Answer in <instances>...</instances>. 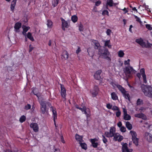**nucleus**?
Returning a JSON list of instances; mask_svg holds the SVG:
<instances>
[{
	"instance_id": "obj_1",
	"label": "nucleus",
	"mask_w": 152,
	"mask_h": 152,
	"mask_svg": "<svg viewBox=\"0 0 152 152\" xmlns=\"http://www.w3.org/2000/svg\"><path fill=\"white\" fill-rule=\"evenodd\" d=\"M37 89L35 88L33 90L34 94L36 95L38 98L39 101L41 105V113L46 115L48 114V110H47L46 107V102L43 99H42L40 94L39 93L37 92Z\"/></svg>"
},
{
	"instance_id": "obj_2",
	"label": "nucleus",
	"mask_w": 152,
	"mask_h": 152,
	"mask_svg": "<svg viewBox=\"0 0 152 152\" xmlns=\"http://www.w3.org/2000/svg\"><path fill=\"white\" fill-rule=\"evenodd\" d=\"M142 91L145 95L152 98V87L150 86L142 85L141 86Z\"/></svg>"
},
{
	"instance_id": "obj_3",
	"label": "nucleus",
	"mask_w": 152,
	"mask_h": 152,
	"mask_svg": "<svg viewBox=\"0 0 152 152\" xmlns=\"http://www.w3.org/2000/svg\"><path fill=\"white\" fill-rule=\"evenodd\" d=\"M99 50V54H100V56H102L104 58L108 61H111V55L107 50H105L103 52L102 49H100Z\"/></svg>"
},
{
	"instance_id": "obj_4",
	"label": "nucleus",
	"mask_w": 152,
	"mask_h": 152,
	"mask_svg": "<svg viewBox=\"0 0 152 152\" xmlns=\"http://www.w3.org/2000/svg\"><path fill=\"white\" fill-rule=\"evenodd\" d=\"M124 72L126 77H129L130 76V75L134 72V70L133 68L130 66H126L124 68Z\"/></svg>"
},
{
	"instance_id": "obj_5",
	"label": "nucleus",
	"mask_w": 152,
	"mask_h": 152,
	"mask_svg": "<svg viewBox=\"0 0 152 152\" xmlns=\"http://www.w3.org/2000/svg\"><path fill=\"white\" fill-rule=\"evenodd\" d=\"M136 42L139 44L141 45L142 47L149 48L151 47V44L148 42H145L143 41V39L140 38L137 39L136 40Z\"/></svg>"
},
{
	"instance_id": "obj_6",
	"label": "nucleus",
	"mask_w": 152,
	"mask_h": 152,
	"mask_svg": "<svg viewBox=\"0 0 152 152\" xmlns=\"http://www.w3.org/2000/svg\"><path fill=\"white\" fill-rule=\"evenodd\" d=\"M116 132V129L114 126H112L110 128L109 132H106L104 133V135L107 137H112L114 135L115 132Z\"/></svg>"
},
{
	"instance_id": "obj_7",
	"label": "nucleus",
	"mask_w": 152,
	"mask_h": 152,
	"mask_svg": "<svg viewBox=\"0 0 152 152\" xmlns=\"http://www.w3.org/2000/svg\"><path fill=\"white\" fill-rule=\"evenodd\" d=\"M76 107L78 109L81 110L82 112L86 115V117L87 118L90 117V109L88 108H86L85 107H83L81 108L76 105Z\"/></svg>"
},
{
	"instance_id": "obj_8",
	"label": "nucleus",
	"mask_w": 152,
	"mask_h": 152,
	"mask_svg": "<svg viewBox=\"0 0 152 152\" xmlns=\"http://www.w3.org/2000/svg\"><path fill=\"white\" fill-rule=\"evenodd\" d=\"M30 127L32 128L35 132H37L39 130L38 125L36 123L32 122L30 125Z\"/></svg>"
},
{
	"instance_id": "obj_9",
	"label": "nucleus",
	"mask_w": 152,
	"mask_h": 152,
	"mask_svg": "<svg viewBox=\"0 0 152 152\" xmlns=\"http://www.w3.org/2000/svg\"><path fill=\"white\" fill-rule=\"evenodd\" d=\"M62 27L63 30H65V28H68L69 26V20L66 21L64 19L62 18Z\"/></svg>"
},
{
	"instance_id": "obj_10",
	"label": "nucleus",
	"mask_w": 152,
	"mask_h": 152,
	"mask_svg": "<svg viewBox=\"0 0 152 152\" xmlns=\"http://www.w3.org/2000/svg\"><path fill=\"white\" fill-rule=\"evenodd\" d=\"M50 110L53 113V118L55 126L56 127V120L57 119V113L55 108L51 107L50 108Z\"/></svg>"
},
{
	"instance_id": "obj_11",
	"label": "nucleus",
	"mask_w": 152,
	"mask_h": 152,
	"mask_svg": "<svg viewBox=\"0 0 152 152\" xmlns=\"http://www.w3.org/2000/svg\"><path fill=\"white\" fill-rule=\"evenodd\" d=\"M123 112L124 113V119L125 120H129L131 118V116L128 114L127 113V111L125 108H122Z\"/></svg>"
},
{
	"instance_id": "obj_12",
	"label": "nucleus",
	"mask_w": 152,
	"mask_h": 152,
	"mask_svg": "<svg viewBox=\"0 0 152 152\" xmlns=\"http://www.w3.org/2000/svg\"><path fill=\"white\" fill-rule=\"evenodd\" d=\"M114 137L113 140L115 141L118 140V141H121L123 139V137L122 136L120 135V134L118 133L115 132L114 135L113 136Z\"/></svg>"
},
{
	"instance_id": "obj_13",
	"label": "nucleus",
	"mask_w": 152,
	"mask_h": 152,
	"mask_svg": "<svg viewBox=\"0 0 152 152\" xmlns=\"http://www.w3.org/2000/svg\"><path fill=\"white\" fill-rule=\"evenodd\" d=\"M140 74L142 76L143 78V82L145 83H147V81L146 80V77L145 73V70L144 68H142L140 69Z\"/></svg>"
},
{
	"instance_id": "obj_14",
	"label": "nucleus",
	"mask_w": 152,
	"mask_h": 152,
	"mask_svg": "<svg viewBox=\"0 0 152 152\" xmlns=\"http://www.w3.org/2000/svg\"><path fill=\"white\" fill-rule=\"evenodd\" d=\"M145 138L149 143L152 142V134L150 133L146 132L145 134Z\"/></svg>"
},
{
	"instance_id": "obj_15",
	"label": "nucleus",
	"mask_w": 152,
	"mask_h": 152,
	"mask_svg": "<svg viewBox=\"0 0 152 152\" xmlns=\"http://www.w3.org/2000/svg\"><path fill=\"white\" fill-rule=\"evenodd\" d=\"M122 152H134L132 149H129L127 147V144L126 143L124 144L122 147Z\"/></svg>"
},
{
	"instance_id": "obj_16",
	"label": "nucleus",
	"mask_w": 152,
	"mask_h": 152,
	"mask_svg": "<svg viewBox=\"0 0 152 152\" xmlns=\"http://www.w3.org/2000/svg\"><path fill=\"white\" fill-rule=\"evenodd\" d=\"M99 91V88L98 86H95L94 87L93 89L91 91V93L92 94L93 96H95L98 94Z\"/></svg>"
},
{
	"instance_id": "obj_17",
	"label": "nucleus",
	"mask_w": 152,
	"mask_h": 152,
	"mask_svg": "<svg viewBox=\"0 0 152 152\" xmlns=\"http://www.w3.org/2000/svg\"><path fill=\"white\" fill-rule=\"evenodd\" d=\"M21 23L19 22H17L15 24L14 26V28L16 32H19V29L21 28Z\"/></svg>"
},
{
	"instance_id": "obj_18",
	"label": "nucleus",
	"mask_w": 152,
	"mask_h": 152,
	"mask_svg": "<svg viewBox=\"0 0 152 152\" xmlns=\"http://www.w3.org/2000/svg\"><path fill=\"white\" fill-rule=\"evenodd\" d=\"M61 87V94L62 96L64 98L65 97L66 94V89L63 86L60 84Z\"/></svg>"
},
{
	"instance_id": "obj_19",
	"label": "nucleus",
	"mask_w": 152,
	"mask_h": 152,
	"mask_svg": "<svg viewBox=\"0 0 152 152\" xmlns=\"http://www.w3.org/2000/svg\"><path fill=\"white\" fill-rule=\"evenodd\" d=\"M97 141V139L96 138L91 139V142L92 145L94 148H96L98 145V143L96 142Z\"/></svg>"
},
{
	"instance_id": "obj_20",
	"label": "nucleus",
	"mask_w": 152,
	"mask_h": 152,
	"mask_svg": "<svg viewBox=\"0 0 152 152\" xmlns=\"http://www.w3.org/2000/svg\"><path fill=\"white\" fill-rule=\"evenodd\" d=\"M69 57V54L68 52L66 50L64 51L61 56V58L62 59L66 60Z\"/></svg>"
},
{
	"instance_id": "obj_21",
	"label": "nucleus",
	"mask_w": 152,
	"mask_h": 152,
	"mask_svg": "<svg viewBox=\"0 0 152 152\" xmlns=\"http://www.w3.org/2000/svg\"><path fill=\"white\" fill-rule=\"evenodd\" d=\"M134 116L136 117L141 118L144 120L146 119V117L145 115L142 113L135 114L134 115Z\"/></svg>"
},
{
	"instance_id": "obj_22",
	"label": "nucleus",
	"mask_w": 152,
	"mask_h": 152,
	"mask_svg": "<svg viewBox=\"0 0 152 152\" xmlns=\"http://www.w3.org/2000/svg\"><path fill=\"white\" fill-rule=\"evenodd\" d=\"M102 71L101 70H99L97 71L94 75V77L96 80H99L100 78V74Z\"/></svg>"
},
{
	"instance_id": "obj_23",
	"label": "nucleus",
	"mask_w": 152,
	"mask_h": 152,
	"mask_svg": "<svg viewBox=\"0 0 152 152\" xmlns=\"http://www.w3.org/2000/svg\"><path fill=\"white\" fill-rule=\"evenodd\" d=\"M22 28H23V31L22 34L24 35H26V32L30 29V27L28 26H23Z\"/></svg>"
},
{
	"instance_id": "obj_24",
	"label": "nucleus",
	"mask_w": 152,
	"mask_h": 152,
	"mask_svg": "<svg viewBox=\"0 0 152 152\" xmlns=\"http://www.w3.org/2000/svg\"><path fill=\"white\" fill-rule=\"evenodd\" d=\"M113 4L115 5L116 4H114L112 0H107V1L106 8L107 9H108L107 6H109L110 7H112L113 6Z\"/></svg>"
},
{
	"instance_id": "obj_25",
	"label": "nucleus",
	"mask_w": 152,
	"mask_h": 152,
	"mask_svg": "<svg viewBox=\"0 0 152 152\" xmlns=\"http://www.w3.org/2000/svg\"><path fill=\"white\" fill-rule=\"evenodd\" d=\"M75 138L77 141L79 142V143L83 141V137L78 134H76Z\"/></svg>"
},
{
	"instance_id": "obj_26",
	"label": "nucleus",
	"mask_w": 152,
	"mask_h": 152,
	"mask_svg": "<svg viewBox=\"0 0 152 152\" xmlns=\"http://www.w3.org/2000/svg\"><path fill=\"white\" fill-rule=\"evenodd\" d=\"M47 25L48 28H51L53 26V22L50 20H48L47 21Z\"/></svg>"
},
{
	"instance_id": "obj_27",
	"label": "nucleus",
	"mask_w": 152,
	"mask_h": 152,
	"mask_svg": "<svg viewBox=\"0 0 152 152\" xmlns=\"http://www.w3.org/2000/svg\"><path fill=\"white\" fill-rule=\"evenodd\" d=\"M117 87L122 93H124V91H126L125 89L121 86L119 85H116Z\"/></svg>"
},
{
	"instance_id": "obj_28",
	"label": "nucleus",
	"mask_w": 152,
	"mask_h": 152,
	"mask_svg": "<svg viewBox=\"0 0 152 152\" xmlns=\"http://www.w3.org/2000/svg\"><path fill=\"white\" fill-rule=\"evenodd\" d=\"M111 96L112 99L114 100H115L118 99V97L115 92L111 93Z\"/></svg>"
},
{
	"instance_id": "obj_29",
	"label": "nucleus",
	"mask_w": 152,
	"mask_h": 152,
	"mask_svg": "<svg viewBox=\"0 0 152 152\" xmlns=\"http://www.w3.org/2000/svg\"><path fill=\"white\" fill-rule=\"evenodd\" d=\"M126 128L129 130H131L132 128V125L129 121L126 122Z\"/></svg>"
},
{
	"instance_id": "obj_30",
	"label": "nucleus",
	"mask_w": 152,
	"mask_h": 152,
	"mask_svg": "<svg viewBox=\"0 0 152 152\" xmlns=\"http://www.w3.org/2000/svg\"><path fill=\"white\" fill-rule=\"evenodd\" d=\"M132 139L133 143L136 146H138V138L135 137L132 138Z\"/></svg>"
},
{
	"instance_id": "obj_31",
	"label": "nucleus",
	"mask_w": 152,
	"mask_h": 152,
	"mask_svg": "<svg viewBox=\"0 0 152 152\" xmlns=\"http://www.w3.org/2000/svg\"><path fill=\"white\" fill-rule=\"evenodd\" d=\"M94 44H95L96 47V48L95 47V48L96 49H98L99 48V50L100 49H102V48L101 47H100L99 48V47H100V45L98 41H97L96 40H94Z\"/></svg>"
},
{
	"instance_id": "obj_32",
	"label": "nucleus",
	"mask_w": 152,
	"mask_h": 152,
	"mask_svg": "<svg viewBox=\"0 0 152 152\" xmlns=\"http://www.w3.org/2000/svg\"><path fill=\"white\" fill-rule=\"evenodd\" d=\"M129 133L132 136V138L137 137V134L135 132L133 131H130Z\"/></svg>"
},
{
	"instance_id": "obj_33",
	"label": "nucleus",
	"mask_w": 152,
	"mask_h": 152,
	"mask_svg": "<svg viewBox=\"0 0 152 152\" xmlns=\"http://www.w3.org/2000/svg\"><path fill=\"white\" fill-rule=\"evenodd\" d=\"M87 52L89 55L90 56H93L94 55V52L92 50L91 48H89L87 49Z\"/></svg>"
},
{
	"instance_id": "obj_34",
	"label": "nucleus",
	"mask_w": 152,
	"mask_h": 152,
	"mask_svg": "<svg viewBox=\"0 0 152 152\" xmlns=\"http://www.w3.org/2000/svg\"><path fill=\"white\" fill-rule=\"evenodd\" d=\"M122 94L123 96L125 99H128L129 100V94L126 91H125L124 93H122Z\"/></svg>"
},
{
	"instance_id": "obj_35",
	"label": "nucleus",
	"mask_w": 152,
	"mask_h": 152,
	"mask_svg": "<svg viewBox=\"0 0 152 152\" xmlns=\"http://www.w3.org/2000/svg\"><path fill=\"white\" fill-rule=\"evenodd\" d=\"M78 18L75 15H74L71 17V20L74 23H76L77 20Z\"/></svg>"
},
{
	"instance_id": "obj_36",
	"label": "nucleus",
	"mask_w": 152,
	"mask_h": 152,
	"mask_svg": "<svg viewBox=\"0 0 152 152\" xmlns=\"http://www.w3.org/2000/svg\"><path fill=\"white\" fill-rule=\"evenodd\" d=\"M80 145L81 147L82 148L85 150L87 149V145L85 143H82V142L80 143Z\"/></svg>"
},
{
	"instance_id": "obj_37",
	"label": "nucleus",
	"mask_w": 152,
	"mask_h": 152,
	"mask_svg": "<svg viewBox=\"0 0 152 152\" xmlns=\"http://www.w3.org/2000/svg\"><path fill=\"white\" fill-rule=\"evenodd\" d=\"M27 37L29 39L31 40L32 41H34V39L33 37L32 36V35L31 33L28 32L27 35Z\"/></svg>"
},
{
	"instance_id": "obj_38",
	"label": "nucleus",
	"mask_w": 152,
	"mask_h": 152,
	"mask_svg": "<svg viewBox=\"0 0 152 152\" xmlns=\"http://www.w3.org/2000/svg\"><path fill=\"white\" fill-rule=\"evenodd\" d=\"M118 56L120 57H122L124 55V53L123 51L120 50L118 52Z\"/></svg>"
},
{
	"instance_id": "obj_39",
	"label": "nucleus",
	"mask_w": 152,
	"mask_h": 152,
	"mask_svg": "<svg viewBox=\"0 0 152 152\" xmlns=\"http://www.w3.org/2000/svg\"><path fill=\"white\" fill-rule=\"evenodd\" d=\"M26 120V117L25 116L23 115L21 116L19 119L20 121L22 123L25 121Z\"/></svg>"
},
{
	"instance_id": "obj_40",
	"label": "nucleus",
	"mask_w": 152,
	"mask_h": 152,
	"mask_svg": "<svg viewBox=\"0 0 152 152\" xmlns=\"http://www.w3.org/2000/svg\"><path fill=\"white\" fill-rule=\"evenodd\" d=\"M16 3L12 2L11 5V10L12 11H13L15 6Z\"/></svg>"
},
{
	"instance_id": "obj_41",
	"label": "nucleus",
	"mask_w": 152,
	"mask_h": 152,
	"mask_svg": "<svg viewBox=\"0 0 152 152\" xmlns=\"http://www.w3.org/2000/svg\"><path fill=\"white\" fill-rule=\"evenodd\" d=\"M110 41L109 40H107L105 41V46H107L108 48H111L112 46L110 44Z\"/></svg>"
},
{
	"instance_id": "obj_42",
	"label": "nucleus",
	"mask_w": 152,
	"mask_h": 152,
	"mask_svg": "<svg viewBox=\"0 0 152 152\" xmlns=\"http://www.w3.org/2000/svg\"><path fill=\"white\" fill-rule=\"evenodd\" d=\"M58 0H53L52 1V5L54 7L56 6L58 4Z\"/></svg>"
},
{
	"instance_id": "obj_43",
	"label": "nucleus",
	"mask_w": 152,
	"mask_h": 152,
	"mask_svg": "<svg viewBox=\"0 0 152 152\" xmlns=\"http://www.w3.org/2000/svg\"><path fill=\"white\" fill-rule=\"evenodd\" d=\"M146 28L149 30H152V25H151L149 24H147L145 25Z\"/></svg>"
},
{
	"instance_id": "obj_44",
	"label": "nucleus",
	"mask_w": 152,
	"mask_h": 152,
	"mask_svg": "<svg viewBox=\"0 0 152 152\" xmlns=\"http://www.w3.org/2000/svg\"><path fill=\"white\" fill-rule=\"evenodd\" d=\"M84 29L83 26L81 23H80L79 26V30L80 31H82Z\"/></svg>"
},
{
	"instance_id": "obj_45",
	"label": "nucleus",
	"mask_w": 152,
	"mask_h": 152,
	"mask_svg": "<svg viewBox=\"0 0 152 152\" xmlns=\"http://www.w3.org/2000/svg\"><path fill=\"white\" fill-rule=\"evenodd\" d=\"M120 131L122 132H126V129L125 127L124 126H122L120 128Z\"/></svg>"
},
{
	"instance_id": "obj_46",
	"label": "nucleus",
	"mask_w": 152,
	"mask_h": 152,
	"mask_svg": "<svg viewBox=\"0 0 152 152\" xmlns=\"http://www.w3.org/2000/svg\"><path fill=\"white\" fill-rule=\"evenodd\" d=\"M115 115L116 116L118 117H119L121 115V112L120 110H117V111L116 112Z\"/></svg>"
},
{
	"instance_id": "obj_47",
	"label": "nucleus",
	"mask_w": 152,
	"mask_h": 152,
	"mask_svg": "<svg viewBox=\"0 0 152 152\" xmlns=\"http://www.w3.org/2000/svg\"><path fill=\"white\" fill-rule=\"evenodd\" d=\"M112 110H113V111H115V110L117 111V110H119V108L118 107H117L116 106H113L112 107Z\"/></svg>"
},
{
	"instance_id": "obj_48",
	"label": "nucleus",
	"mask_w": 152,
	"mask_h": 152,
	"mask_svg": "<svg viewBox=\"0 0 152 152\" xmlns=\"http://www.w3.org/2000/svg\"><path fill=\"white\" fill-rule=\"evenodd\" d=\"M102 14L103 15H106L108 16H109V12L107 10H103L102 12Z\"/></svg>"
},
{
	"instance_id": "obj_49",
	"label": "nucleus",
	"mask_w": 152,
	"mask_h": 152,
	"mask_svg": "<svg viewBox=\"0 0 152 152\" xmlns=\"http://www.w3.org/2000/svg\"><path fill=\"white\" fill-rule=\"evenodd\" d=\"M102 140L103 142L104 143H106L107 142V139L105 138L104 135H102Z\"/></svg>"
},
{
	"instance_id": "obj_50",
	"label": "nucleus",
	"mask_w": 152,
	"mask_h": 152,
	"mask_svg": "<svg viewBox=\"0 0 152 152\" xmlns=\"http://www.w3.org/2000/svg\"><path fill=\"white\" fill-rule=\"evenodd\" d=\"M142 103V100L140 99L137 100V104L138 105H140Z\"/></svg>"
},
{
	"instance_id": "obj_51",
	"label": "nucleus",
	"mask_w": 152,
	"mask_h": 152,
	"mask_svg": "<svg viewBox=\"0 0 152 152\" xmlns=\"http://www.w3.org/2000/svg\"><path fill=\"white\" fill-rule=\"evenodd\" d=\"M134 17L136 19V20L137 21L139 22L140 23H141L142 22L140 18H138L137 16L135 15H134Z\"/></svg>"
},
{
	"instance_id": "obj_52",
	"label": "nucleus",
	"mask_w": 152,
	"mask_h": 152,
	"mask_svg": "<svg viewBox=\"0 0 152 152\" xmlns=\"http://www.w3.org/2000/svg\"><path fill=\"white\" fill-rule=\"evenodd\" d=\"M31 108V106L29 104H28L27 105L25 106V109L26 110H28L30 109Z\"/></svg>"
},
{
	"instance_id": "obj_53",
	"label": "nucleus",
	"mask_w": 152,
	"mask_h": 152,
	"mask_svg": "<svg viewBox=\"0 0 152 152\" xmlns=\"http://www.w3.org/2000/svg\"><path fill=\"white\" fill-rule=\"evenodd\" d=\"M106 34L107 35L109 36L110 35L111 33V30L110 29H107L106 32Z\"/></svg>"
},
{
	"instance_id": "obj_54",
	"label": "nucleus",
	"mask_w": 152,
	"mask_h": 152,
	"mask_svg": "<svg viewBox=\"0 0 152 152\" xmlns=\"http://www.w3.org/2000/svg\"><path fill=\"white\" fill-rule=\"evenodd\" d=\"M106 107L108 109H111L112 108L113 105L110 104H107Z\"/></svg>"
},
{
	"instance_id": "obj_55",
	"label": "nucleus",
	"mask_w": 152,
	"mask_h": 152,
	"mask_svg": "<svg viewBox=\"0 0 152 152\" xmlns=\"http://www.w3.org/2000/svg\"><path fill=\"white\" fill-rule=\"evenodd\" d=\"M130 61V60L129 59H128L127 60H126L124 62V64L125 65H129V62Z\"/></svg>"
},
{
	"instance_id": "obj_56",
	"label": "nucleus",
	"mask_w": 152,
	"mask_h": 152,
	"mask_svg": "<svg viewBox=\"0 0 152 152\" xmlns=\"http://www.w3.org/2000/svg\"><path fill=\"white\" fill-rule=\"evenodd\" d=\"M117 126L119 128L122 127V126L121 122V121H119L117 124Z\"/></svg>"
},
{
	"instance_id": "obj_57",
	"label": "nucleus",
	"mask_w": 152,
	"mask_h": 152,
	"mask_svg": "<svg viewBox=\"0 0 152 152\" xmlns=\"http://www.w3.org/2000/svg\"><path fill=\"white\" fill-rule=\"evenodd\" d=\"M101 4V1L99 0L97 1L96 3H95V5L96 6H99L100 4Z\"/></svg>"
},
{
	"instance_id": "obj_58",
	"label": "nucleus",
	"mask_w": 152,
	"mask_h": 152,
	"mask_svg": "<svg viewBox=\"0 0 152 152\" xmlns=\"http://www.w3.org/2000/svg\"><path fill=\"white\" fill-rule=\"evenodd\" d=\"M34 49V47H32L31 45L29 46V52L31 51Z\"/></svg>"
},
{
	"instance_id": "obj_59",
	"label": "nucleus",
	"mask_w": 152,
	"mask_h": 152,
	"mask_svg": "<svg viewBox=\"0 0 152 152\" xmlns=\"http://www.w3.org/2000/svg\"><path fill=\"white\" fill-rule=\"evenodd\" d=\"M81 50L80 48V47H78L77 49L76 50V53L77 54H78L81 51Z\"/></svg>"
},
{
	"instance_id": "obj_60",
	"label": "nucleus",
	"mask_w": 152,
	"mask_h": 152,
	"mask_svg": "<svg viewBox=\"0 0 152 152\" xmlns=\"http://www.w3.org/2000/svg\"><path fill=\"white\" fill-rule=\"evenodd\" d=\"M61 142L62 143H65V141L64 139V138L62 136H61Z\"/></svg>"
},
{
	"instance_id": "obj_61",
	"label": "nucleus",
	"mask_w": 152,
	"mask_h": 152,
	"mask_svg": "<svg viewBox=\"0 0 152 152\" xmlns=\"http://www.w3.org/2000/svg\"><path fill=\"white\" fill-rule=\"evenodd\" d=\"M124 12V13H126L128 12V11L126 10V8H124V9H122Z\"/></svg>"
},
{
	"instance_id": "obj_62",
	"label": "nucleus",
	"mask_w": 152,
	"mask_h": 152,
	"mask_svg": "<svg viewBox=\"0 0 152 152\" xmlns=\"http://www.w3.org/2000/svg\"><path fill=\"white\" fill-rule=\"evenodd\" d=\"M141 75V74L139 73H137V76L139 78V79H140L141 77V76H140Z\"/></svg>"
},
{
	"instance_id": "obj_63",
	"label": "nucleus",
	"mask_w": 152,
	"mask_h": 152,
	"mask_svg": "<svg viewBox=\"0 0 152 152\" xmlns=\"http://www.w3.org/2000/svg\"><path fill=\"white\" fill-rule=\"evenodd\" d=\"M132 27V25H130V26L129 28V31L131 32H132V30L131 29V28Z\"/></svg>"
},
{
	"instance_id": "obj_64",
	"label": "nucleus",
	"mask_w": 152,
	"mask_h": 152,
	"mask_svg": "<svg viewBox=\"0 0 152 152\" xmlns=\"http://www.w3.org/2000/svg\"><path fill=\"white\" fill-rule=\"evenodd\" d=\"M56 151H57V152H60V150L59 149H55V151L54 152H56Z\"/></svg>"
}]
</instances>
